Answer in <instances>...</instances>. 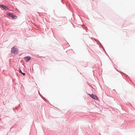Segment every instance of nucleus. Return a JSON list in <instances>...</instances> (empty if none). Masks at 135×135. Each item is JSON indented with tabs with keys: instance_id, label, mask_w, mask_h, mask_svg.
I'll return each instance as SVG.
<instances>
[{
	"instance_id": "obj_6",
	"label": "nucleus",
	"mask_w": 135,
	"mask_h": 135,
	"mask_svg": "<svg viewBox=\"0 0 135 135\" xmlns=\"http://www.w3.org/2000/svg\"><path fill=\"white\" fill-rule=\"evenodd\" d=\"M21 74H22L23 76H25L26 75V74L25 73H23L22 72Z\"/></svg>"
},
{
	"instance_id": "obj_7",
	"label": "nucleus",
	"mask_w": 135,
	"mask_h": 135,
	"mask_svg": "<svg viewBox=\"0 0 135 135\" xmlns=\"http://www.w3.org/2000/svg\"><path fill=\"white\" fill-rule=\"evenodd\" d=\"M19 72L21 73V74L22 73L21 70L20 69L19 70Z\"/></svg>"
},
{
	"instance_id": "obj_2",
	"label": "nucleus",
	"mask_w": 135,
	"mask_h": 135,
	"mask_svg": "<svg viewBox=\"0 0 135 135\" xmlns=\"http://www.w3.org/2000/svg\"><path fill=\"white\" fill-rule=\"evenodd\" d=\"M89 95L92 98L95 100H98V98L96 95L93 94H89Z\"/></svg>"
},
{
	"instance_id": "obj_3",
	"label": "nucleus",
	"mask_w": 135,
	"mask_h": 135,
	"mask_svg": "<svg viewBox=\"0 0 135 135\" xmlns=\"http://www.w3.org/2000/svg\"><path fill=\"white\" fill-rule=\"evenodd\" d=\"M8 15L9 16L12 17L13 19H16L17 17L15 15H13L11 13H9Z\"/></svg>"
},
{
	"instance_id": "obj_1",
	"label": "nucleus",
	"mask_w": 135,
	"mask_h": 135,
	"mask_svg": "<svg viewBox=\"0 0 135 135\" xmlns=\"http://www.w3.org/2000/svg\"><path fill=\"white\" fill-rule=\"evenodd\" d=\"M18 52V50L16 48L13 47L12 49L11 52L14 54H17Z\"/></svg>"
},
{
	"instance_id": "obj_4",
	"label": "nucleus",
	"mask_w": 135,
	"mask_h": 135,
	"mask_svg": "<svg viewBox=\"0 0 135 135\" xmlns=\"http://www.w3.org/2000/svg\"><path fill=\"white\" fill-rule=\"evenodd\" d=\"M24 59L26 62H27L31 58L30 57L27 56L25 57Z\"/></svg>"
},
{
	"instance_id": "obj_5",
	"label": "nucleus",
	"mask_w": 135,
	"mask_h": 135,
	"mask_svg": "<svg viewBox=\"0 0 135 135\" xmlns=\"http://www.w3.org/2000/svg\"><path fill=\"white\" fill-rule=\"evenodd\" d=\"M0 7L5 10H6L8 9V8L7 7L3 5H0Z\"/></svg>"
}]
</instances>
